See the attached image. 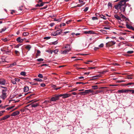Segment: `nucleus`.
Instances as JSON below:
<instances>
[{
  "instance_id": "18",
  "label": "nucleus",
  "mask_w": 134,
  "mask_h": 134,
  "mask_svg": "<svg viewBox=\"0 0 134 134\" xmlns=\"http://www.w3.org/2000/svg\"><path fill=\"white\" fill-rule=\"evenodd\" d=\"M31 48V46L30 45H28L25 47V48L28 49L29 51L30 50Z\"/></svg>"
},
{
  "instance_id": "9",
  "label": "nucleus",
  "mask_w": 134,
  "mask_h": 134,
  "mask_svg": "<svg viewBox=\"0 0 134 134\" xmlns=\"http://www.w3.org/2000/svg\"><path fill=\"white\" fill-rule=\"evenodd\" d=\"M10 115H6L4 116L1 118V120H5V119H6L8 118H9L10 117Z\"/></svg>"
},
{
  "instance_id": "29",
  "label": "nucleus",
  "mask_w": 134,
  "mask_h": 134,
  "mask_svg": "<svg viewBox=\"0 0 134 134\" xmlns=\"http://www.w3.org/2000/svg\"><path fill=\"white\" fill-rule=\"evenodd\" d=\"M61 18H59L58 19H54V21H58V22H60L61 21Z\"/></svg>"
},
{
  "instance_id": "56",
  "label": "nucleus",
  "mask_w": 134,
  "mask_h": 134,
  "mask_svg": "<svg viewBox=\"0 0 134 134\" xmlns=\"http://www.w3.org/2000/svg\"><path fill=\"white\" fill-rule=\"evenodd\" d=\"M100 76V75H97L96 76H93L92 77L93 78L94 77H97V78H98Z\"/></svg>"
},
{
  "instance_id": "27",
  "label": "nucleus",
  "mask_w": 134,
  "mask_h": 134,
  "mask_svg": "<svg viewBox=\"0 0 134 134\" xmlns=\"http://www.w3.org/2000/svg\"><path fill=\"white\" fill-rule=\"evenodd\" d=\"M30 83L32 85H38V84L37 83H34L33 82H30Z\"/></svg>"
},
{
  "instance_id": "3",
  "label": "nucleus",
  "mask_w": 134,
  "mask_h": 134,
  "mask_svg": "<svg viewBox=\"0 0 134 134\" xmlns=\"http://www.w3.org/2000/svg\"><path fill=\"white\" fill-rule=\"evenodd\" d=\"M59 99L58 97L57 96V95H55L53 96L51 99L50 101H55Z\"/></svg>"
},
{
  "instance_id": "28",
  "label": "nucleus",
  "mask_w": 134,
  "mask_h": 134,
  "mask_svg": "<svg viewBox=\"0 0 134 134\" xmlns=\"http://www.w3.org/2000/svg\"><path fill=\"white\" fill-rule=\"evenodd\" d=\"M100 31L104 34H106L107 33V31L104 30H101Z\"/></svg>"
},
{
  "instance_id": "36",
  "label": "nucleus",
  "mask_w": 134,
  "mask_h": 134,
  "mask_svg": "<svg viewBox=\"0 0 134 134\" xmlns=\"http://www.w3.org/2000/svg\"><path fill=\"white\" fill-rule=\"evenodd\" d=\"M14 80L16 82H19L20 81V79L17 78H15L14 79Z\"/></svg>"
},
{
  "instance_id": "21",
  "label": "nucleus",
  "mask_w": 134,
  "mask_h": 134,
  "mask_svg": "<svg viewBox=\"0 0 134 134\" xmlns=\"http://www.w3.org/2000/svg\"><path fill=\"white\" fill-rule=\"evenodd\" d=\"M121 17L124 19H125V21H126L128 20V19L126 18V17L124 15L121 14Z\"/></svg>"
},
{
  "instance_id": "51",
  "label": "nucleus",
  "mask_w": 134,
  "mask_h": 134,
  "mask_svg": "<svg viewBox=\"0 0 134 134\" xmlns=\"http://www.w3.org/2000/svg\"><path fill=\"white\" fill-rule=\"evenodd\" d=\"M53 52L57 54V53L58 52V50L57 49H56Z\"/></svg>"
},
{
  "instance_id": "31",
  "label": "nucleus",
  "mask_w": 134,
  "mask_h": 134,
  "mask_svg": "<svg viewBox=\"0 0 134 134\" xmlns=\"http://www.w3.org/2000/svg\"><path fill=\"white\" fill-rule=\"evenodd\" d=\"M92 87L93 88V89H96L98 88V86L97 85H95L94 86H92Z\"/></svg>"
},
{
  "instance_id": "12",
  "label": "nucleus",
  "mask_w": 134,
  "mask_h": 134,
  "mask_svg": "<svg viewBox=\"0 0 134 134\" xmlns=\"http://www.w3.org/2000/svg\"><path fill=\"white\" fill-rule=\"evenodd\" d=\"M45 4V2H42L40 4H36L35 5L36 7H41L43 6L44 4Z\"/></svg>"
},
{
  "instance_id": "24",
  "label": "nucleus",
  "mask_w": 134,
  "mask_h": 134,
  "mask_svg": "<svg viewBox=\"0 0 134 134\" xmlns=\"http://www.w3.org/2000/svg\"><path fill=\"white\" fill-rule=\"evenodd\" d=\"M5 53L7 54L10 55L11 53V51H5Z\"/></svg>"
},
{
  "instance_id": "20",
  "label": "nucleus",
  "mask_w": 134,
  "mask_h": 134,
  "mask_svg": "<svg viewBox=\"0 0 134 134\" xmlns=\"http://www.w3.org/2000/svg\"><path fill=\"white\" fill-rule=\"evenodd\" d=\"M16 65V63L15 62H14L12 64H10L9 65V68L11 67H12L13 66Z\"/></svg>"
},
{
  "instance_id": "47",
  "label": "nucleus",
  "mask_w": 134,
  "mask_h": 134,
  "mask_svg": "<svg viewBox=\"0 0 134 134\" xmlns=\"http://www.w3.org/2000/svg\"><path fill=\"white\" fill-rule=\"evenodd\" d=\"M77 90V89L76 88H74L72 89L69 92H71L74 91H76Z\"/></svg>"
},
{
  "instance_id": "43",
  "label": "nucleus",
  "mask_w": 134,
  "mask_h": 134,
  "mask_svg": "<svg viewBox=\"0 0 134 134\" xmlns=\"http://www.w3.org/2000/svg\"><path fill=\"white\" fill-rule=\"evenodd\" d=\"M2 40L4 42H6L8 40L7 38H5L4 39H2Z\"/></svg>"
},
{
  "instance_id": "44",
  "label": "nucleus",
  "mask_w": 134,
  "mask_h": 134,
  "mask_svg": "<svg viewBox=\"0 0 134 134\" xmlns=\"http://www.w3.org/2000/svg\"><path fill=\"white\" fill-rule=\"evenodd\" d=\"M133 52V51H129L127 52V53L128 54H132Z\"/></svg>"
},
{
  "instance_id": "57",
  "label": "nucleus",
  "mask_w": 134,
  "mask_h": 134,
  "mask_svg": "<svg viewBox=\"0 0 134 134\" xmlns=\"http://www.w3.org/2000/svg\"><path fill=\"white\" fill-rule=\"evenodd\" d=\"M104 46V45H103V43H102L101 44H100L99 46V47H101V48H102V47H103Z\"/></svg>"
},
{
  "instance_id": "4",
  "label": "nucleus",
  "mask_w": 134,
  "mask_h": 134,
  "mask_svg": "<svg viewBox=\"0 0 134 134\" xmlns=\"http://www.w3.org/2000/svg\"><path fill=\"white\" fill-rule=\"evenodd\" d=\"M115 42L113 41L109 42L106 43V46L107 47H110L114 44L115 43Z\"/></svg>"
},
{
  "instance_id": "8",
  "label": "nucleus",
  "mask_w": 134,
  "mask_h": 134,
  "mask_svg": "<svg viewBox=\"0 0 134 134\" xmlns=\"http://www.w3.org/2000/svg\"><path fill=\"white\" fill-rule=\"evenodd\" d=\"M20 114V112L18 111H16L14 112L11 114V116H14L19 115Z\"/></svg>"
},
{
  "instance_id": "19",
  "label": "nucleus",
  "mask_w": 134,
  "mask_h": 134,
  "mask_svg": "<svg viewBox=\"0 0 134 134\" xmlns=\"http://www.w3.org/2000/svg\"><path fill=\"white\" fill-rule=\"evenodd\" d=\"M114 17L116 19H117L118 20H120L121 18L120 17L118 16L116 14L114 15Z\"/></svg>"
},
{
  "instance_id": "38",
  "label": "nucleus",
  "mask_w": 134,
  "mask_h": 134,
  "mask_svg": "<svg viewBox=\"0 0 134 134\" xmlns=\"http://www.w3.org/2000/svg\"><path fill=\"white\" fill-rule=\"evenodd\" d=\"M7 90V87H5V89L2 90V92H5Z\"/></svg>"
},
{
  "instance_id": "42",
  "label": "nucleus",
  "mask_w": 134,
  "mask_h": 134,
  "mask_svg": "<svg viewBox=\"0 0 134 134\" xmlns=\"http://www.w3.org/2000/svg\"><path fill=\"white\" fill-rule=\"evenodd\" d=\"M6 29V28L5 27V28H3V29H2V31H0V33H2Z\"/></svg>"
},
{
  "instance_id": "34",
  "label": "nucleus",
  "mask_w": 134,
  "mask_h": 134,
  "mask_svg": "<svg viewBox=\"0 0 134 134\" xmlns=\"http://www.w3.org/2000/svg\"><path fill=\"white\" fill-rule=\"evenodd\" d=\"M46 52L50 53L51 54H52L53 53V51L51 50H47L46 51Z\"/></svg>"
},
{
  "instance_id": "1",
  "label": "nucleus",
  "mask_w": 134,
  "mask_h": 134,
  "mask_svg": "<svg viewBox=\"0 0 134 134\" xmlns=\"http://www.w3.org/2000/svg\"><path fill=\"white\" fill-rule=\"evenodd\" d=\"M129 0H121L114 6L115 8L117 10L120 9L122 12H125L126 8L127 6L126 2Z\"/></svg>"
},
{
  "instance_id": "58",
  "label": "nucleus",
  "mask_w": 134,
  "mask_h": 134,
  "mask_svg": "<svg viewBox=\"0 0 134 134\" xmlns=\"http://www.w3.org/2000/svg\"><path fill=\"white\" fill-rule=\"evenodd\" d=\"M15 54H16L17 55H18V54H19V52L18 51L16 50L15 51Z\"/></svg>"
},
{
  "instance_id": "32",
  "label": "nucleus",
  "mask_w": 134,
  "mask_h": 134,
  "mask_svg": "<svg viewBox=\"0 0 134 134\" xmlns=\"http://www.w3.org/2000/svg\"><path fill=\"white\" fill-rule=\"evenodd\" d=\"M38 77L41 78H42L43 77L42 75L41 74H39L38 75Z\"/></svg>"
},
{
  "instance_id": "23",
  "label": "nucleus",
  "mask_w": 134,
  "mask_h": 134,
  "mask_svg": "<svg viewBox=\"0 0 134 134\" xmlns=\"http://www.w3.org/2000/svg\"><path fill=\"white\" fill-rule=\"evenodd\" d=\"M34 80L38 81H42V80L41 79L39 78H36L34 79Z\"/></svg>"
},
{
  "instance_id": "39",
  "label": "nucleus",
  "mask_w": 134,
  "mask_h": 134,
  "mask_svg": "<svg viewBox=\"0 0 134 134\" xmlns=\"http://www.w3.org/2000/svg\"><path fill=\"white\" fill-rule=\"evenodd\" d=\"M98 18L97 17H93L92 18V19L93 20H98Z\"/></svg>"
},
{
  "instance_id": "52",
  "label": "nucleus",
  "mask_w": 134,
  "mask_h": 134,
  "mask_svg": "<svg viewBox=\"0 0 134 134\" xmlns=\"http://www.w3.org/2000/svg\"><path fill=\"white\" fill-rule=\"evenodd\" d=\"M51 37H44V39L48 40Z\"/></svg>"
},
{
  "instance_id": "30",
  "label": "nucleus",
  "mask_w": 134,
  "mask_h": 134,
  "mask_svg": "<svg viewBox=\"0 0 134 134\" xmlns=\"http://www.w3.org/2000/svg\"><path fill=\"white\" fill-rule=\"evenodd\" d=\"M69 51V50H68L66 49L65 50L63 51V52L62 53L65 54H66V53L67 52H68Z\"/></svg>"
},
{
  "instance_id": "61",
  "label": "nucleus",
  "mask_w": 134,
  "mask_h": 134,
  "mask_svg": "<svg viewBox=\"0 0 134 134\" xmlns=\"http://www.w3.org/2000/svg\"><path fill=\"white\" fill-rule=\"evenodd\" d=\"M93 31H88V34H93Z\"/></svg>"
},
{
  "instance_id": "11",
  "label": "nucleus",
  "mask_w": 134,
  "mask_h": 134,
  "mask_svg": "<svg viewBox=\"0 0 134 134\" xmlns=\"http://www.w3.org/2000/svg\"><path fill=\"white\" fill-rule=\"evenodd\" d=\"M24 40V39H21L20 37H19L16 39V41L18 42L22 43L23 42Z\"/></svg>"
},
{
  "instance_id": "35",
  "label": "nucleus",
  "mask_w": 134,
  "mask_h": 134,
  "mask_svg": "<svg viewBox=\"0 0 134 134\" xmlns=\"http://www.w3.org/2000/svg\"><path fill=\"white\" fill-rule=\"evenodd\" d=\"M29 33L27 32H24L23 34V35L24 36H26L28 35Z\"/></svg>"
},
{
  "instance_id": "15",
  "label": "nucleus",
  "mask_w": 134,
  "mask_h": 134,
  "mask_svg": "<svg viewBox=\"0 0 134 134\" xmlns=\"http://www.w3.org/2000/svg\"><path fill=\"white\" fill-rule=\"evenodd\" d=\"M2 96L3 99H4L7 97L5 92H2Z\"/></svg>"
},
{
  "instance_id": "46",
  "label": "nucleus",
  "mask_w": 134,
  "mask_h": 134,
  "mask_svg": "<svg viewBox=\"0 0 134 134\" xmlns=\"http://www.w3.org/2000/svg\"><path fill=\"white\" fill-rule=\"evenodd\" d=\"M129 91L131 92L132 94H134V90H129Z\"/></svg>"
},
{
  "instance_id": "50",
  "label": "nucleus",
  "mask_w": 134,
  "mask_h": 134,
  "mask_svg": "<svg viewBox=\"0 0 134 134\" xmlns=\"http://www.w3.org/2000/svg\"><path fill=\"white\" fill-rule=\"evenodd\" d=\"M72 21V20H69L68 21H67L66 22V23L67 24H68L70 23L71 21Z\"/></svg>"
},
{
  "instance_id": "37",
  "label": "nucleus",
  "mask_w": 134,
  "mask_h": 134,
  "mask_svg": "<svg viewBox=\"0 0 134 134\" xmlns=\"http://www.w3.org/2000/svg\"><path fill=\"white\" fill-rule=\"evenodd\" d=\"M88 83L87 82V83H84L83 82H76V84H85L86 83Z\"/></svg>"
},
{
  "instance_id": "10",
  "label": "nucleus",
  "mask_w": 134,
  "mask_h": 134,
  "mask_svg": "<svg viewBox=\"0 0 134 134\" xmlns=\"http://www.w3.org/2000/svg\"><path fill=\"white\" fill-rule=\"evenodd\" d=\"M6 83V81L4 79H1L0 80V84L1 85H4Z\"/></svg>"
},
{
  "instance_id": "2",
  "label": "nucleus",
  "mask_w": 134,
  "mask_h": 134,
  "mask_svg": "<svg viewBox=\"0 0 134 134\" xmlns=\"http://www.w3.org/2000/svg\"><path fill=\"white\" fill-rule=\"evenodd\" d=\"M93 91L91 89L85 90L84 92H80L78 94L81 95H85L87 94L90 93H92Z\"/></svg>"
},
{
  "instance_id": "55",
  "label": "nucleus",
  "mask_w": 134,
  "mask_h": 134,
  "mask_svg": "<svg viewBox=\"0 0 134 134\" xmlns=\"http://www.w3.org/2000/svg\"><path fill=\"white\" fill-rule=\"evenodd\" d=\"M12 82L13 84H16V81H15L14 80H12Z\"/></svg>"
},
{
  "instance_id": "40",
  "label": "nucleus",
  "mask_w": 134,
  "mask_h": 134,
  "mask_svg": "<svg viewBox=\"0 0 134 134\" xmlns=\"http://www.w3.org/2000/svg\"><path fill=\"white\" fill-rule=\"evenodd\" d=\"M134 83L133 82H130L128 83L127 84L125 85L126 86H127L128 85H132L134 84Z\"/></svg>"
},
{
  "instance_id": "16",
  "label": "nucleus",
  "mask_w": 134,
  "mask_h": 134,
  "mask_svg": "<svg viewBox=\"0 0 134 134\" xmlns=\"http://www.w3.org/2000/svg\"><path fill=\"white\" fill-rule=\"evenodd\" d=\"M63 30L60 29L56 31V32L57 35L60 34L62 32Z\"/></svg>"
},
{
  "instance_id": "60",
  "label": "nucleus",
  "mask_w": 134,
  "mask_h": 134,
  "mask_svg": "<svg viewBox=\"0 0 134 134\" xmlns=\"http://www.w3.org/2000/svg\"><path fill=\"white\" fill-rule=\"evenodd\" d=\"M20 111L22 112H24V111H26V110H25V109L24 108H23V109H21L20 110Z\"/></svg>"
},
{
  "instance_id": "33",
  "label": "nucleus",
  "mask_w": 134,
  "mask_h": 134,
  "mask_svg": "<svg viewBox=\"0 0 134 134\" xmlns=\"http://www.w3.org/2000/svg\"><path fill=\"white\" fill-rule=\"evenodd\" d=\"M44 60L42 58H39L37 59V61L38 62H42Z\"/></svg>"
},
{
  "instance_id": "25",
  "label": "nucleus",
  "mask_w": 134,
  "mask_h": 134,
  "mask_svg": "<svg viewBox=\"0 0 134 134\" xmlns=\"http://www.w3.org/2000/svg\"><path fill=\"white\" fill-rule=\"evenodd\" d=\"M126 26L127 28L131 29H132V27H133L129 25L128 24H126Z\"/></svg>"
},
{
  "instance_id": "41",
  "label": "nucleus",
  "mask_w": 134,
  "mask_h": 134,
  "mask_svg": "<svg viewBox=\"0 0 134 134\" xmlns=\"http://www.w3.org/2000/svg\"><path fill=\"white\" fill-rule=\"evenodd\" d=\"M1 51L2 52H4L5 53V47H3V48H1Z\"/></svg>"
},
{
  "instance_id": "59",
  "label": "nucleus",
  "mask_w": 134,
  "mask_h": 134,
  "mask_svg": "<svg viewBox=\"0 0 134 134\" xmlns=\"http://www.w3.org/2000/svg\"><path fill=\"white\" fill-rule=\"evenodd\" d=\"M63 94H61L58 95H57V96L58 97V98L59 99V97H63Z\"/></svg>"
},
{
  "instance_id": "49",
  "label": "nucleus",
  "mask_w": 134,
  "mask_h": 134,
  "mask_svg": "<svg viewBox=\"0 0 134 134\" xmlns=\"http://www.w3.org/2000/svg\"><path fill=\"white\" fill-rule=\"evenodd\" d=\"M58 43V42H57V41H54V42H52V44H57Z\"/></svg>"
},
{
  "instance_id": "17",
  "label": "nucleus",
  "mask_w": 134,
  "mask_h": 134,
  "mask_svg": "<svg viewBox=\"0 0 134 134\" xmlns=\"http://www.w3.org/2000/svg\"><path fill=\"white\" fill-rule=\"evenodd\" d=\"M132 75H127V77L125 78V79H133V77H132Z\"/></svg>"
},
{
  "instance_id": "6",
  "label": "nucleus",
  "mask_w": 134,
  "mask_h": 134,
  "mask_svg": "<svg viewBox=\"0 0 134 134\" xmlns=\"http://www.w3.org/2000/svg\"><path fill=\"white\" fill-rule=\"evenodd\" d=\"M129 91V89L127 90H118V93H124L127 92Z\"/></svg>"
},
{
  "instance_id": "14",
  "label": "nucleus",
  "mask_w": 134,
  "mask_h": 134,
  "mask_svg": "<svg viewBox=\"0 0 134 134\" xmlns=\"http://www.w3.org/2000/svg\"><path fill=\"white\" fill-rule=\"evenodd\" d=\"M65 48H67L68 49V50H69V51H70L71 50V48L70 47V45L68 44H67L65 46Z\"/></svg>"
},
{
  "instance_id": "22",
  "label": "nucleus",
  "mask_w": 134,
  "mask_h": 134,
  "mask_svg": "<svg viewBox=\"0 0 134 134\" xmlns=\"http://www.w3.org/2000/svg\"><path fill=\"white\" fill-rule=\"evenodd\" d=\"M41 52L39 50H37V53L36 55V58L37 57V56L40 55L39 54Z\"/></svg>"
},
{
  "instance_id": "63",
  "label": "nucleus",
  "mask_w": 134,
  "mask_h": 134,
  "mask_svg": "<svg viewBox=\"0 0 134 134\" xmlns=\"http://www.w3.org/2000/svg\"><path fill=\"white\" fill-rule=\"evenodd\" d=\"M54 23H51L50 24V26H51V27H52L53 26V25H54Z\"/></svg>"
},
{
  "instance_id": "62",
  "label": "nucleus",
  "mask_w": 134,
  "mask_h": 134,
  "mask_svg": "<svg viewBox=\"0 0 134 134\" xmlns=\"http://www.w3.org/2000/svg\"><path fill=\"white\" fill-rule=\"evenodd\" d=\"M108 5L109 6L111 7H112V4H111V3H109L108 4Z\"/></svg>"
},
{
  "instance_id": "53",
  "label": "nucleus",
  "mask_w": 134,
  "mask_h": 134,
  "mask_svg": "<svg viewBox=\"0 0 134 134\" xmlns=\"http://www.w3.org/2000/svg\"><path fill=\"white\" fill-rule=\"evenodd\" d=\"M125 81H123V80H120V81L118 80V81H117L116 82L120 83V82H125Z\"/></svg>"
},
{
  "instance_id": "13",
  "label": "nucleus",
  "mask_w": 134,
  "mask_h": 134,
  "mask_svg": "<svg viewBox=\"0 0 134 134\" xmlns=\"http://www.w3.org/2000/svg\"><path fill=\"white\" fill-rule=\"evenodd\" d=\"M24 92H26L29 90V87L27 86H25L24 88Z\"/></svg>"
},
{
  "instance_id": "54",
  "label": "nucleus",
  "mask_w": 134,
  "mask_h": 134,
  "mask_svg": "<svg viewBox=\"0 0 134 134\" xmlns=\"http://www.w3.org/2000/svg\"><path fill=\"white\" fill-rule=\"evenodd\" d=\"M46 86L45 84L44 83H42L41 84V86L42 87H44Z\"/></svg>"
},
{
  "instance_id": "45",
  "label": "nucleus",
  "mask_w": 134,
  "mask_h": 134,
  "mask_svg": "<svg viewBox=\"0 0 134 134\" xmlns=\"http://www.w3.org/2000/svg\"><path fill=\"white\" fill-rule=\"evenodd\" d=\"M102 16H103L102 17V16H100V18H102L103 19H104V20H106V18H105V17L104 15H102Z\"/></svg>"
},
{
  "instance_id": "48",
  "label": "nucleus",
  "mask_w": 134,
  "mask_h": 134,
  "mask_svg": "<svg viewBox=\"0 0 134 134\" xmlns=\"http://www.w3.org/2000/svg\"><path fill=\"white\" fill-rule=\"evenodd\" d=\"M88 7H86L85 9L84 10V12H86L88 10Z\"/></svg>"
},
{
  "instance_id": "5",
  "label": "nucleus",
  "mask_w": 134,
  "mask_h": 134,
  "mask_svg": "<svg viewBox=\"0 0 134 134\" xmlns=\"http://www.w3.org/2000/svg\"><path fill=\"white\" fill-rule=\"evenodd\" d=\"M71 94L69 93H64L63 94V97H62L63 99H65L71 96Z\"/></svg>"
},
{
  "instance_id": "64",
  "label": "nucleus",
  "mask_w": 134,
  "mask_h": 134,
  "mask_svg": "<svg viewBox=\"0 0 134 134\" xmlns=\"http://www.w3.org/2000/svg\"><path fill=\"white\" fill-rule=\"evenodd\" d=\"M57 35L56 32H55L54 34H52V35H53V36H56Z\"/></svg>"
},
{
  "instance_id": "26",
  "label": "nucleus",
  "mask_w": 134,
  "mask_h": 134,
  "mask_svg": "<svg viewBox=\"0 0 134 134\" xmlns=\"http://www.w3.org/2000/svg\"><path fill=\"white\" fill-rule=\"evenodd\" d=\"M20 75L25 76H26V73L25 72L22 71L21 72Z\"/></svg>"
},
{
  "instance_id": "7",
  "label": "nucleus",
  "mask_w": 134,
  "mask_h": 134,
  "mask_svg": "<svg viewBox=\"0 0 134 134\" xmlns=\"http://www.w3.org/2000/svg\"><path fill=\"white\" fill-rule=\"evenodd\" d=\"M36 101H35L33 102H32L31 103V107H37L39 105L38 104V103H36L35 104H34V102H35Z\"/></svg>"
}]
</instances>
